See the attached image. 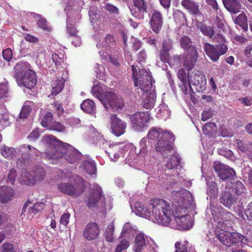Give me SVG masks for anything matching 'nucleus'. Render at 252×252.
<instances>
[{
	"instance_id": "obj_18",
	"label": "nucleus",
	"mask_w": 252,
	"mask_h": 252,
	"mask_svg": "<svg viewBox=\"0 0 252 252\" xmlns=\"http://www.w3.org/2000/svg\"><path fill=\"white\" fill-rule=\"evenodd\" d=\"M163 23L162 13L158 10L154 9L151 11L150 24L151 29L155 33L158 34L161 30Z\"/></svg>"
},
{
	"instance_id": "obj_8",
	"label": "nucleus",
	"mask_w": 252,
	"mask_h": 252,
	"mask_svg": "<svg viewBox=\"0 0 252 252\" xmlns=\"http://www.w3.org/2000/svg\"><path fill=\"white\" fill-rule=\"evenodd\" d=\"M42 141L48 147L49 149L46 151V157L53 160L52 163L56 162L58 153H60L64 147L65 143L58 140L52 135H45Z\"/></svg>"
},
{
	"instance_id": "obj_61",
	"label": "nucleus",
	"mask_w": 252,
	"mask_h": 252,
	"mask_svg": "<svg viewBox=\"0 0 252 252\" xmlns=\"http://www.w3.org/2000/svg\"><path fill=\"white\" fill-rule=\"evenodd\" d=\"M119 148L117 147H115V149H113L112 151L109 153V156L112 160L116 161L120 158V154L119 152H117L119 150Z\"/></svg>"
},
{
	"instance_id": "obj_49",
	"label": "nucleus",
	"mask_w": 252,
	"mask_h": 252,
	"mask_svg": "<svg viewBox=\"0 0 252 252\" xmlns=\"http://www.w3.org/2000/svg\"><path fill=\"white\" fill-rule=\"evenodd\" d=\"M189 242L187 241L177 242L175 244V252H188Z\"/></svg>"
},
{
	"instance_id": "obj_15",
	"label": "nucleus",
	"mask_w": 252,
	"mask_h": 252,
	"mask_svg": "<svg viewBox=\"0 0 252 252\" xmlns=\"http://www.w3.org/2000/svg\"><path fill=\"white\" fill-rule=\"evenodd\" d=\"M110 123L112 133L117 137L124 134L127 126L126 123L120 119L117 115L112 114L110 117Z\"/></svg>"
},
{
	"instance_id": "obj_39",
	"label": "nucleus",
	"mask_w": 252,
	"mask_h": 252,
	"mask_svg": "<svg viewBox=\"0 0 252 252\" xmlns=\"http://www.w3.org/2000/svg\"><path fill=\"white\" fill-rule=\"evenodd\" d=\"M224 210L222 207H216V206H212L211 207V210L212 212V215L213 216V219L215 221L217 222L218 224L219 222H220V220H221V218L222 216L221 213L222 211Z\"/></svg>"
},
{
	"instance_id": "obj_4",
	"label": "nucleus",
	"mask_w": 252,
	"mask_h": 252,
	"mask_svg": "<svg viewBox=\"0 0 252 252\" xmlns=\"http://www.w3.org/2000/svg\"><path fill=\"white\" fill-rule=\"evenodd\" d=\"M96 89V87H94L92 92L94 95L99 99L106 109L111 108L114 111H117L124 106V101L121 96L112 91H106L101 94Z\"/></svg>"
},
{
	"instance_id": "obj_3",
	"label": "nucleus",
	"mask_w": 252,
	"mask_h": 252,
	"mask_svg": "<svg viewBox=\"0 0 252 252\" xmlns=\"http://www.w3.org/2000/svg\"><path fill=\"white\" fill-rule=\"evenodd\" d=\"M172 196L174 200L171 206L173 209V217L175 218L188 215L187 209L192 202L190 193L186 189H182L173 192Z\"/></svg>"
},
{
	"instance_id": "obj_23",
	"label": "nucleus",
	"mask_w": 252,
	"mask_h": 252,
	"mask_svg": "<svg viewBox=\"0 0 252 252\" xmlns=\"http://www.w3.org/2000/svg\"><path fill=\"white\" fill-rule=\"evenodd\" d=\"M198 52L183 54L182 56L183 66L189 71L191 70L198 60Z\"/></svg>"
},
{
	"instance_id": "obj_51",
	"label": "nucleus",
	"mask_w": 252,
	"mask_h": 252,
	"mask_svg": "<svg viewBox=\"0 0 252 252\" xmlns=\"http://www.w3.org/2000/svg\"><path fill=\"white\" fill-rule=\"evenodd\" d=\"M228 189H232L233 192H234L237 196L244 192L245 190V187L241 181L236 182V183L233 185V187L228 188Z\"/></svg>"
},
{
	"instance_id": "obj_55",
	"label": "nucleus",
	"mask_w": 252,
	"mask_h": 252,
	"mask_svg": "<svg viewBox=\"0 0 252 252\" xmlns=\"http://www.w3.org/2000/svg\"><path fill=\"white\" fill-rule=\"evenodd\" d=\"M52 60L56 67L60 66L64 62L63 56L62 55V57H60L56 53L52 54Z\"/></svg>"
},
{
	"instance_id": "obj_52",
	"label": "nucleus",
	"mask_w": 252,
	"mask_h": 252,
	"mask_svg": "<svg viewBox=\"0 0 252 252\" xmlns=\"http://www.w3.org/2000/svg\"><path fill=\"white\" fill-rule=\"evenodd\" d=\"M47 129L58 132H62L65 130V127L60 122L54 121L52 122Z\"/></svg>"
},
{
	"instance_id": "obj_30",
	"label": "nucleus",
	"mask_w": 252,
	"mask_h": 252,
	"mask_svg": "<svg viewBox=\"0 0 252 252\" xmlns=\"http://www.w3.org/2000/svg\"><path fill=\"white\" fill-rule=\"evenodd\" d=\"M146 238L147 237L143 233H140L136 235L134 241L135 245L133 247L134 252H140L143 250L144 247L149 243V240Z\"/></svg>"
},
{
	"instance_id": "obj_59",
	"label": "nucleus",
	"mask_w": 252,
	"mask_h": 252,
	"mask_svg": "<svg viewBox=\"0 0 252 252\" xmlns=\"http://www.w3.org/2000/svg\"><path fill=\"white\" fill-rule=\"evenodd\" d=\"M53 105L59 117L64 113V110L61 103L59 101H56L54 103Z\"/></svg>"
},
{
	"instance_id": "obj_22",
	"label": "nucleus",
	"mask_w": 252,
	"mask_h": 252,
	"mask_svg": "<svg viewBox=\"0 0 252 252\" xmlns=\"http://www.w3.org/2000/svg\"><path fill=\"white\" fill-rule=\"evenodd\" d=\"M229 228L227 227L221 228L217 225L215 231L218 239L227 247H230L229 238L231 233L229 232Z\"/></svg>"
},
{
	"instance_id": "obj_14",
	"label": "nucleus",
	"mask_w": 252,
	"mask_h": 252,
	"mask_svg": "<svg viewBox=\"0 0 252 252\" xmlns=\"http://www.w3.org/2000/svg\"><path fill=\"white\" fill-rule=\"evenodd\" d=\"M133 5L129 7L131 14L138 19H143L147 12V4L145 0H132Z\"/></svg>"
},
{
	"instance_id": "obj_46",
	"label": "nucleus",
	"mask_w": 252,
	"mask_h": 252,
	"mask_svg": "<svg viewBox=\"0 0 252 252\" xmlns=\"http://www.w3.org/2000/svg\"><path fill=\"white\" fill-rule=\"evenodd\" d=\"M156 96L154 93H150L143 101L144 107L146 109L153 107L156 102Z\"/></svg>"
},
{
	"instance_id": "obj_48",
	"label": "nucleus",
	"mask_w": 252,
	"mask_h": 252,
	"mask_svg": "<svg viewBox=\"0 0 252 252\" xmlns=\"http://www.w3.org/2000/svg\"><path fill=\"white\" fill-rule=\"evenodd\" d=\"M218 193V188L216 182L212 181L208 184L207 193L210 196H216Z\"/></svg>"
},
{
	"instance_id": "obj_24",
	"label": "nucleus",
	"mask_w": 252,
	"mask_h": 252,
	"mask_svg": "<svg viewBox=\"0 0 252 252\" xmlns=\"http://www.w3.org/2000/svg\"><path fill=\"white\" fill-rule=\"evenodd\" d=\"M181 48L187 53L198 52L197 48L192 45L191 39L187 35L183 36L179 40Z\"/></svg>"
},
{
	"instance_id": "obj_27",
	"label": "nucleus",
	"mask_w": 252,
	"mask_h": 252,
	"mask_svg": "<svg viewBox=\"0 0 252 252\" xmlns=\"http://www.w3.org/2000/svg\"><path fill=\"white\" fill-rule=\"evenodd\" d=\"M222 216L220 222L217 224L219 227H230L232 222L235 219V217L231 213L227 211L224 209L221 213Z\"/></svg>"
},
{
	"instance_id": "obj_58",
	"label": "nucleus",
	"mask_w": 252,
	"mask_h": 252,
	"mask_svg": "<svg viewBox=\"0 0 252 252\" xmlns=\"http://www.w3.org/2000/svg\"><path fill=\"white\" fill-rule=\"evenodd\" d=\"M40 136L39 128L36 127L34 128L31 133L28 135V139L31 141H35Z\"/></svg>"
},
{
	"instance_id": "obj_26",
	"label": "nucleus",
	"mask_w": 252,
	"mask_h": 252,
	"mask_svg": "<svg viewBox=\"0 0 252 252\" xmlns=\"http://www.w3.org/2000/svg\"><path fill=\"white\" fill-rule=\"evenodd\" d=\"M174 220L176 224V228L178 229L187 230L192 226L190 218L189 215L175 218Z\"/></svg>"
},
{
	"instance_id": "obj_32",
	"label": "nucleus",
	"mask_w": 252,
	"mask_h": 252,
	"mask_svg": "<svg viewBox=\"0 0 252 252\" xmlns=\"http://www.w3.org/2000/svg\"><path fill=\"white\" fill-rule=\"evenodd\" d=\"M190 84L189 81L182 82L179 84V87L185 94L187 95L189 94V95L190 100L194 103L195 93L190 86Z\"/></svg>"
},
{
	"instance_id": "obj_54",
	"label": "nucleus",
	"mask_w": 252,
	"mask_h": 252,
	"mask_svg": "<svg viewBox=\"0 0 252 252\" xmlns=\"http://www.w3.org/2000/svg\"><path fill=\"white\" fill-rule=\"evenodd\" d=\"M129 246L128 240L124 239L120 241L115 249V252H122L123 251L126 250Z\"/></svg>"
},
{
	"instance_id": "obj_57",
	"label": "nucleus",
	"mask_w": 252,
	"mask_h": 252,
	"mask_svg": "<svg viewBox=\"0 0 252 252\" xmlns=\"http://www.w3.org/2000/svg\"><path fill=\"white\" fill-rule=\"evenodd\" d=\"M159 59L163 63H168L170 59V54L165 50H160L159 53Z\"/></svg>"
},
{
	"instance_id": "obj_10",
	"label": "nucleus",
	"mask_w": 252,
	"mask_h": 252,
	"mask_svg": "<svg viewBox=\"0 0 252 252\" xmlns=\"http://www.w3.org/2000/svg\"><path fill=\"white\" fill-rule=\"evenodd\" d=\"M105 200L101 188L96 184L93 185L90 193L86 201L87 207L90 209L94 208L99 202H104Z\"/></svg>"
},
{
	"instance_id": "obj_63",
	"label": "nucleus",
	"mask_w": 252,
	"mask_h": 252,
	"mask_svg": "<svg viewBox=\"0 0 252 252\" xmlns=\"http://www.w3.org/2000/svg\"><path fill=\"white\" fill-rule=\"evenodd\" d=\"M17 177L16 171L15 169L12 168L9 172L8 175L7 182L12 184L15 181L16 177Z\"/></svg>"
},
{
	"instance_id": "obj_60",
	"label": "nucleus",
	"mask_w": 252,
	"mask_h": 252,
	"mask_svg": "<svg viewBox=\"0 0 252 252\" xmlns=\"http://www.w3.org/2000/svg\"><path fill=\"white\" fill-rule=\"evenodd\" d=\"M70 214L69 213H64L61 217L60 223L61 225L63 226H66L69 223V220L70 218Z\"/></svg>"
},
{
	"instance_id": "obj_62",
	"label": "nucleus",
	"mask_w": 252,
	"mask_h": 252,
	"mask_svg": "<svg viewBox=\"0 0 252 252\" xmlns=\"http://www.w3.org/2000/svg\"><path fill=\"white\" fill-rule=\"evenodd\" d=\"M244 212L247 219L252 221V202L247 206Z\"/></svg>"
},
{
	"instance_id": "obj_17",
	"label": "nucleus",
	"mask_w": 252,
	"mask_h": 252,
	"mask_svg": "<svg viewBox=\"0 0 252 252\" xmlns=\"http://www.w3.org/2000/svg\"><path fill=\"white\" fill-rule=\"evenodd\" d=\"M214 169L218 176L222 180L232 179L236 176L235 171L231 168L225 166L220 162L214 163Z\"/></svg>"
},
{
	"instance_id": "obj_11",
	"label": "nucleus",
	"mask_w": 252,
	"mask_h": 252,
	"mask_svg": "<svg viewBox=\"0 0 252 252\" xmlns=\"http://www.w3.org/2000/svg\"><path fill=\"white\" fill-rule=\"evenodd\" d=\"M64 147L60 153H58L56 161L64 157L69 163L76 162L79 157V151L67 143H64Z\"/></svg>"
},
{
	"instance_id": "obj_47",
	"label": "nucleus",
	"mask_w": 252,
	"mask_h": 252,
	"mask_svg": "<svg viewBox=\"0 0 252 252\" xmlns=\"http://www.w3.org/2000/svg\"><path fill=\"white\" fill-rule=\"evenodd\" d=\"M217 130V125L214 122L206 124L202 127V131L204 134L210 135Z\"/></svg>"
},
{
	"instance_id": "obj_5",
	"label": "nucleus",
	"mask_w": 252,
	"mask_h": 252,
	"mask_svg": "<svg viewBox=\"0 0 252 252\" xmlns=\"http://www.w3.org/2000/svg\"><path fill=\"white\" fill-rule=\"evenodd\" d=\"M58 189L62 193L70 196L77 197L81 196L85 189V182L79 176L73 177L70 182L61 183L58 185Z\"/></svg>"
},
{
	"instance_id": "obj_43",
	"label": "nucleus",
	"mask_w": 252,
	"mask_h": 252,
	"mask_svg": "<svg viewBox=\"0 0 252 252\" xmlns=\"http://www.w3.org/2000/svg\"><path fill=\"white\" fill-rule=\"evenodd\" d=\"M53 120V114L50 112H46L43 116L41 121V125L43 127L48 128L52 123Z\"/></svg>"
},
{
	"instance_id": "obj_41",
	"label": "nucleus",
	"mask_w": 252,
	"mask_h": 252,
	"mask_svg": "<svg viewBox=\"0 0 252 252\" xmlns=\"http://www.w3.org/2000/svg\"><path fill=\"white\" fill-rule=\"evenodd\" d=\"M16 154L15 149L13 147L3 146L1 150V154L6 158L11 159Z\"/></svg>"
},
{
	"instance_id": "obj_29",
	"label": "nucleus",
	"mask_w": 252,
	"mask_h": 252,
	"mask_svg": "<svg viewBox=\"0 0 252 252\" xmlns=\"http://www.w3.org/2000/svg\"><path fill=\"white\" fill-rule=\"evenodd\" d=\"M181 4L192 15H198L201 13L199 5L193 0H182Z\"/></svg>"
},
{
	"instance_id": "obj_35",
	"label": "nucleus",
	"mask_w": 252,
	"mask_h": 252,
	"mask_svg": "<svg viewBox=\"0 0 252 252\" xmlns=\"http://www.w3.org/2000/svg\"><path fill=\"white\" fill-rule=\"evenodd\" d=\"M230 246L232 244H246L248 242V239L243 235L237 232L231 233L230 238Z\"/></svg>"
},
{
	"instance_id": "obj_33",
	"label": "nucleus",
	"mask_w": 252,
	"mask_h": 252,
	"mask_svg": "<svg viewBox=\"0 0 252 252\" xmlns=\"http://www.w3.org/2000/svg\"><path fill=\"white\" fill-rule=\"evenodd\" d=\"M197 26L203 34L209 38L213 37L215 31L213 26H207L203 22H198Z\"/></svg>"
},
{
	"instance_id": "obj_9",
	"label": "nucleus",
	"mask_w": 252,
	"mask_h": 252,
	"mask_svg": "<svg viewBox=\"0 0 252 252\" xmlns=\"http://www.w3.org/2000/svg\"><path fill=\"white\" fill-rule=\"evenodd\" d=\"M132 128L135 131H142L149 122L150 115L148 112H136L130 116Z\"/></svg>"
},
{
	"instance_id": "obj_56",
	"label": "nucleus",
	"mask_w": 252,
	"mask_h": 252,
	"mask_svg": "<svg viewBox=\"0 0 252 252\" xmlns=\"http://www.w3.org/2000/svg\"><path fill=\"white\" fill-rule=\"evenodd\" d=\"M235 142L236 145V147H237V149L239 151H240L243 153H245L248 150V149H249L248 146L246 144H244L241 140L236 139Z\"/></svg>"
},
{
	"instance_id": "obj_36",
	"label": "nucleus",
	"mask_w": 252,
	"mask_h": 252,
	"mask_svg": "<svg viewBox=\"0 0 252 252\" xmlns=\"http://www.w3.org/2000/svg\"><path fill=\"white\" fill-rule=\"evenodd\" d=\"M33 103L32 101H26L22 108L19 114L20 118L26 119L31 112Z\"/></svg>"
},
{
	"instance_id": "obj_2",
	"label": "nucleus",
	"mask_w": 252,
	"mask_h": 252,
	"mask_svg": "<svg viewBox=\"0 0 252 252\" xmlns=\"http://www.w3.org/2000/svg\"><path fill=\"white\" fill-rule=\"evenodd\" d=\"M148 137L150 140L158 139L156 146V150L158 152H170L173 150L172 144L175 138L172 132H163L160 128L153 127L149 131Z\"/></svg>"
},
{
	"instance_id": "obj_28",
	"label": "nucleus",
	"mask_w": 252,
	"mask_h": 252,
	"mask_svg": "<svg viewBox=\"0 0 252 252\" xmlns=\"http://www.w3.org/2000/svg\"><path fill=\"white\" fill-rule=\"evenodd\" d=\"M14 191L11 187H0V202L4 203L9 201L14 196Z\"/></svg>"
},
{
	"instance_id": "obj_50",
	"label": "nucleus",
	"mask_w": 252,
	"mask_h": 252,
	"mask_svg": "<svg viewBox=\"0 0 252 252\" xmlns=\"http://www.w3.org/2000/svg\"><path fill=\"white\" fill-rule=\"evenodd\" d=\"M116 42L114 36L110 34H108L105 38V43L104 46L106 49H112L115 47Z\"/></svg>"
},
{
	"instance_id": "obj_40",
	"label": "nucleus",
	"mask_w": 252,
	"mask_h": 252,
	"mask_svg": "<svg viewBox=\"0 0 252 252\" xmlns=\"http://www.w3.org/2000/svg\"><path fill=\"white\" fill-rule=\"evenodd\" d=\"M247 21V17L244 13L240 14L235 19V23L239 25L245 32L248 30Z\"/></svg>"
},
{
	"instance_id": "obj_25",
	"label": "nucleus",
	"mask_w": 252,
	"mask_h": 252,
	"mask_svg": "<svg viewBox=\"0 0 252 252\" xmlns=\"http://www.w3.org/2000/svg\"><path fill=\"white\" fill-rule=\"evenodd\" d=\"M31 66L28 62H20L17 63L14 66L15 79H21V77L23 76L24 74L27 73L29 70H32Z\"/></svg>"
},
{
	"instance_id": "obj_16",
	"label": "nucleus",
	"mask_w": 252,
	"mask_h": 252,
	"mask_svg": "<svg viewBox=\"0 0 252 252\" xmlns=\"http://www.w3.org/2000/svg\"><path fill=\"white\" fill-rule=\"evenodd\" d=\"M188 81L195 87V90L198 92H203L205 89L206 79L203 72L197 71L188 76Z\"/></svg>"
},
{
	"instance_id": "obj_19",
	"label": "nucleus",
	"mask_w": 252,
	"mask_h": 252,
	"mask_svg": "<svg viewBox=\"0 0 252 252\" xmlns=\"http://www.w3.org/2000/svg\"><path fill=\"white\" fill-rule=\"evenodd\" d=\"M20 79H16L19 86H24L25 87L31 89L34 87L36 83V74L34 71L29 70L27 73L21 76Z\"/></svg>"
},
{
	"instance_id": "obj_45",
	"label": "nucleus",
	"mask_w": 252,
	"mask_h": 252,
	"mask_svg": "<svg viewBox=\"0 0 252 252\" xmlns=\"http://www.w3.org/2000/svg\"><path fill=\"white\" fill-rule=\"evenodd\" d=\"M33 17L37 19V24L38 27L41 28L43 30L50 31V28H48L47 22L46 19L43 18L41 15L36 13L33 14Z\"/></svg>"
},
{
	"instance_id": "obj_20",
	"label": "nucleus",
	"mask_w": 252,
	"mask_h": 252,
	"mask_svg": "<svg viewBox=\"0 0 252 252\" xmlns=\"http://www.w3.org/2000/svg\"><path fill=\"white\" fill-rule=\"evenodd\" d=\"M99 227L96 222L88 223L85 226L83 235L88 241L96 239L99 234Z\"/></svg>"
},
{
	"instance_id": "obj_31",
	"label": "nucleus",
	"mask_w": 252,
	"mask_h": 252,
	"mask_svg": "<svg viewBox=\"0 0 252 252\" xmlns=\"http://www.w3.org/2000/svg\"><path fill=\"white\" fill-rule=\"evenodd\" d=\"M226 9L234 14L238 13L240 10L241 4L237 0H222Z\"/></svg>"
},
{
	"instance_id": "obj_37",
	"label": "nucleus",
	"mask_w": 252,
	"mask_h": 252,
	"mask_svg": "<svg viewBox=\"0 0 252 252\" xmlns=\"http://www.w3.org/2000/svg\"><path fill=\"white\" fill-rule=\"evenodd\" d=\"M81 109L85 112L91 113L95 107L94 102L91 99L84 100L80 105Z\"/></svg>"
},
{
	"instance_id": "obj_12",
	"label": "nucleus",
	"mask_w": 252,
	"mask_h": 252,
	"mask_svg": "<svg viewBox=\"0 0 252 252\" xmlns=\"http://www.w3.org/2000/svg\"><path fill=\"white\" fill-rule=\"evenodd\" d=\"M20 150L22 152V154L18 162H21L25 166L29 165L31 159L35 157H37L39 154V151L30 145L23 144L21 145Z\"/></svg>"
},
{
	"instance_id": "obj_6",
	"label": "nucleus",
	"mask_w": 252,
	"mask_h": 252,
	"mask_svg": "<svg viewBox=\"0 0 252 252\" xmlns=\"http://www.w3.org/2000/svg\"><path fill=\"white\" fill-rule=\"evenodd\" d=\"M45 177V173L43 168L37 166L32 170L23 169L17 177L21 184L33 185L36 182L42 180Z\"/></svg>"
},
{
	"instance_id": "obj_1",
	"label": "nucleus",
	"mask_w": 252,
	"mask_h": 252,
	"mask_svg": "<svg viewBox=\"0 0 252 252\" xmlns=\"http://www.w3.org/2000/svg\"><path fill=\"white\" fill-rule=\"evenodd\" d=\"M150 219L155 220L158 223L168 225L172 220L173 209L172 205L161 199H154L150 201Z\"/></svg>"
},
{
	"instance_id": "obj_34",
	"label": "nucleus",
	"mask_w": 252,
	"mask_h": 252,
	"mask_svg": "<svg viewBox=\"0 0 252 252\" xmlns=\"http://www.w3.org/2000/svg\"><path fill=\"white\" fill-rule=\"evenodd\" d=\"M135 211L137 215L141 217L145 216L150 219L149 213L151 212V206L149 208H145L142 203L136 202L134 205Z\"/></svg>"
},
{
	"instance_id": "obj_21",
	"label": "nucleus",
	"mask_w": 252,
	"mask_h": 252,
	"mask_svg": "<svg viewBox=\"0 0 252 252\" xmlns=\"http://www.w3.org/2000/svg\"><path fill=\"white\" fill-rule=\"evenodd\" d=\"M237 198V196L233 192L232 189L226 188L222 193L220 201L226 207L230 208L236 201Z\"/></svg>"
},
{
	"instance_id": "obj_44",
	"label": "nucleus",
	"mask_w": 252,
	"mask_h": 252,
	"mask_svg": "<svg viewBox=\"0 0 252 252\" xmlns=\"http://www.w3.org/2000/svg\"><path fill=\"white\" fill-rule=\"evenodd\" d=\"M115 227L113 222H111L107 226L105 232V237L107 241L112 242L114 239V231Z\"/></svg>"
},
{
	"instance_id": "obj_7",
	"label": "nucleus",
	"mask_w": 252,
	"mask_h": 252,
	"mask_svg": "<svg viewBox=\"0 0 252 252\" xmlns=\"http://www.w3.org/2000/svg\"><path fill=\"white\" fill-rule=\"evenodd\" d=\"M216 39L217 41H220L221 43L215 46L209 43H205L203 47L206 55L213 62L217 61L220 56L224 55L228 49L227 45L223 43L225 40L222 35H218Z\"/></svg>"
},
{
	"instance_id": "obj_38",
	"label": "nucleus",
	"mask_w": 252,
	"mask_h": 252,
	"mask_svg": "<svg viewBox=\"0 0 252 252\" xmlns=\"http://www.w3.org/2000/svg\"><path fill=\"white\" fill-rule=\"evenodd\" d=\"M52 95H56L59 94L64 87V83L63 80H57L52 82Z\"/></svg>"
},
{
	"instance_id": "obj_42",
	"label": "nucleus",
	"mask_w": 252,
	"mask_h": 252,
	"mask_svg": "<svg viewBox=\"0 0 252 252\" xmlns=\"http://www.w3.org/2000/svg\"><path fill=\"white\" fill-rule=\"evenodd\" d=\"M180 164V159L175 156H171L165 164L166 168L172 169L176 168Z\"/></svg>"
},
{
	"instance_id": "obj_53",
	"label": "nucleus",
	"mask_w": 252,
	"mask_h": 252,
	"mask_svg": "<svg viewBox=\"0 0 252 252\" xmlns=\"http://www.w3.org/2000/svg\"><path fill=\"white\" fill-rule=\"evenodd\" d=\"M84 168L86 172L89 175H94L96 173V168L94 162L87 161L85 163Z\"/></svg>"
},
{
	"instance_id": "obj_13",
	"label": "nucleus",
	"mask_w": 252,
	"mask_h": 252,
	"mask_svg": "<svg viewBox=\"0 0 252 252\" xmlns=\"http://www.w3.org/2000/svg\"><path fill=\"white\" fill-rule=\"evenodd\" d=\"M136 77L138 78V85L140 89L144 92H148L152 88V77L151 73L145 68L139 70Z\"/></svg>"
},
{
	"instance_id": "obj_64",
	"label": "nucleus",
	"mask_w": 252,
	"mask_h": 252,
	"mask_svg": "<svg viewBox=\"0 0 252 252\" xmlns=\"http://www.w3.org/2000/svg\"><path fill=\"white\" fill-rule=\"evenodd\" d=\"M242 174L245 175V178H248L251 183H252V169L249 167L242 170Z\"/></svg>"
}]
</instances>
